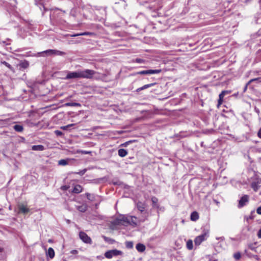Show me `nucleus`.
<instances>
[{"mask_svg":"<svg viewBox=\"0 0 261 261\" xmlns=\"http://www.w3.org/2000/svg\"><path fill=\"white\" fill-rule=\"evenodd\" d=\"M96 72L92 70L86 69L84 70H77L74 72H68L65 80L72 79H91L95 74Z\"/></svg>","mask_w":261,"mask_h":261,"instance_id":"1","label":"nucleus"},{"mask_svg":"<svg viewBox=\"0 0 261 261\" xmlns=\"http://www.w3.org/2000/svg\"><path fill=\"white\" fill-rule=\"evenodd\" d=\"M147 215L146 213H143V215L139 218L135 216H128L129 223L128 225L133 226H136L141 223L144 222L147 219Z\"/></svg>","mask_w":261,"mask_h":261,"instance_id":"2","label":"nucleus"},{"mask_svg":"<svg viewBox=\"0 0 261 261\" xmlns=\"http://www.w3.org/2000/svg\"><path fill=\"white\" fill-rule=\"evenodd\" d=\"M38 54H41L43 56H49L52 55L63 56L65 54L64 52L56 49H47Z\"/></svg>","mask_w":261,"mask_h":261,"instance_id":"3","label":"nucleus"},{"mask_svg":"<svg viewBox=\"0 0 261 261\" xmlns=\"http://www.w3.org/2000/svg\"><path fill=\"white\" fill-rule=\"evenodd\" d=\"M209 237L208 230H205L201 235L196 237L194 240V243L196 245H199L203 241L206 240Z\"/></svg>","mask_w":261,"mask_h":261,"instance_id":"4","label":"nucleus"},{"mask_svg":"<svg viewBox=\"0 0 261 261\" xmlns=\"http://www.w3.org/2000/svg\"><path fill=\"white\" fill-rule=\"evenodd\" d=\"M128 216L121 215L117 218L114 221V223L117 225H127L129 222Z\"/></svg>","mask_w":261,"mask_h":261,"instance_id":"5","label":"nucleus"},{"mask_svg":"<svg viewBox=\"0 0 261 261\" xmlns=\"http://www.w3.org/2000/svg\"><path fill=\"white\" fill-rule=\"evenodd\" d=\"M122 254V252L117 249L110 250L106 251L105 253V256L109 259L112 258L114 256H118Z\"/></svg>","mask_w":261,"mask_h":261,"instance_id":"6","label":"nucleus"},{"mask_svg":"<svg viewBox=\"0 0 261 261\" xmlns=\"http://www.w3.org/2000/svg\"><path fill=\"white\" fill-rule=\"evenodd\" d=\"M80 238L83 242L86 244H91L92 243L91 239L84 232L81 231L79 233Z\"/></svg>","mask_w":261,"mask_h":261,"instance_id":"7","label":"nucleus"},{"mask_svg":"<svg viewBox=\"0 0 261 261\" xmlns=\"http://www.w3.org/2000/svg\"><path fill=\"white\" fill-rule=\"evenodd\" d=\"M249 201V196L247 195L243 196L239 201L238 207L241 208L246 205Z\"/></svg>","mask_w":261,"mask_h":261,"instance_id":"8","label":"nucleus"},{"mask_svg":"<svg viewBox=\"0 0 261 261\" xmlns=\"http://www.w3.org/2000/svg\"><path fill=\"white\" fill-rule=\"evenodd\" d=\"M162 71L161 69H150L146 70H142L137 72L138 74H158Z\"/></svg>","mask_w":261,"mask_h":261,"instance_id":"9","label":"nucleus"},{"mask_svg":"<svg viewBox=\"0 0 261 261\" xmlns=\"http://www.w3.org/2000/svg\"><path fill=\"white\" fill-rule=\"evenodd\" d=\"M261 180L259 179H256L253 181L251 185V188L254 190V191H257L260 186Z\"/></svg>","mask_w":261,"mask_h":261,"instance_id":"10","label":"nucleus"},{"mask_svg":"<svg viewBox=\"0 0 261 261\" xmlns=\"http://www.w3.org/2000/svg\"><path fill=\"white\" fill-rule=\"evenodd\" d=\"M18 206L19 213L25 214L29 212V209L27 207V205H25L24 204H20Z\"/></svg>","mask_w":261,"mask_h":261,"instance_id":"11","label":"nucleus"},{"mask_svg":"<svg viewBox=\"0 0 261 261\" xmlns=\"http://www.w3.org/2000/svg\"><path fill=\"white\" fill-rule=\"evenodd\" d=\"M136 206L138 210L140 211L141 213L144 212L146 207V204L145 203L139 201L137 203Z\"/></svg>","mask_w":261,"mask_h":261,"instance_id":"12","label":"nucleus"},{"mask_svg":"<svg viewBox=\"0 0 261 261\" xmlns=\"http://www.w3.org/2000/svg\"><path fill=\"white\" fill-rule=\"evenodd\" d=\"M87 205L86 204H82L80 205H76V209L81 212L84 213L87 210Z\"/></svg>","mask_w":261,"mask_h":261,"instance_id":"13","label":"nucleus"},{"mask_svg":"<svg viewBox=\"0 0 261 261\" xmlns=\"http://www.w3.org/2000/svg\"><path fill=\"white\" fill-rule=\"evenodd\" d=\"M83 191V188L79 185H75L72 190V192L76 194H79L82 192Z\"/></svg>","mask_w":261,"mask_h":261,"instance_id":"14","label":"nucleus"},{"mask_svg":"<svg viewBox=\"0 0 261 261\" xmlns=\"http://www.w3.org/2000/svg\"><path fill=\"white\" fill-rule=\"evenodd\" d=\"M136 249L140 252H143L145 250V246L143 244L138 243L136 246Z\"/></svg>","mask_w":261,"mask_h":261,"instance_id":"15","label":"nucleus"},{"mask_svg":"<svg viewBox=\"0 0 261 261\" xmlns=\"http://www.w3.org/2000/svg\"><path fill=\"white\" fill-rule=\"evenodd\" d=\"M46 255L49 257L51 259L54 257L55 251L52 248L50 247L48 249V251L46 252Z\"/></svg>","mask_w":261,"mask_h":261,"instance_id":"16","label":"nucleus"},{"mask_svg":"<svg viewBox=\"0 0 261 261\" xmlns=\"http://www.w3.org/2000/svg\"><path fill=\"white\" fill-rule=\"evenodd\" d=\"M190 219L193 221H196L199 219V215L197 212H193L191 213Z\"/></svg>","mask_w":261,"mask_h":261,"instance_id":"17","label":"nucleus"},{"mask_svg":"<svg viewBox=\"0 0 261 261\" xmlns=\"http://www.w3.org/2000/svg\"><path fill=\"white\" fill-rule=\"evenodd\" d=\"M32 149L33 150L42 151L44 149V147L41 145H33L32 147Z\"/></svg>","mask_w":261,"mask_h":261,"instance_id":"18","label":"nucleus"},{"mask_svg":"<svg viewBox=\"0 0 261 261\" xmlns=\"http://www.w3.org/2000/svg\"><path fill=\"white\" fill-rule=\"evenodd\" d=\"M118 155L121 157H124L127 154V151L124 149H119L118 151Z\"/></svg>","mask_w":261,"mask_h":261,"instance_id":"19","label":"nucleus"},{"mask_svg":"<svg viewBox=\"0 0 261 261\" xmlns=\"http://www.w3.org/2000/svg\"><path fill=\"white\" fill-rule=\"evenodd\" d=\"M19 66L20 68L25 69L27 68L29 66V63L28 61H24L23 62H21Z\"/></svg>","mask_w":261,"mask_h":261,"instance_id":"20","label":"nucleus"},{"mask_svg":"<svg viewBox=\"0 0 261 261\" xmlns=\"http://www.w3.org/2000/svg\"><path fill=\"white\" fill-rule=\"evenodd\" d=\"M154 85H155V83H151V84H147V85H144L143 86L139 88L138 90L139 91H140V90H144L145 89H147L148 88H149V87H151L153 86H154Z\"/></svg>","mask_w":261,"mask_h":261,"instance_id":"21","label":"nucleus"},{"mask_svg":"<svg viewBox=\"0 0 261 261\" xmlns=\"http://www.w3.org/2000/svg\"><path fill=\"white\" fill-rule=\"evenodd\" d=\"M13 128L15 131L18 132H21L23 129V126L22 125L18 124L15 125L13 126Z\"/></svg>","mask_w":261,"mask_h":261,"instance_id":"22","label":"nucleus"},{"mask_svg":"<svg viewBox=\"0 0 261 261\" xmlns=\"http://www.w3.org/2000/svg\"><path fill=\"white\" fill-rule=\"evenodd\" d=\"M186 246L189 250H192L193 247V241L191 240H189L187 242Z\"/></svg>","mask_w":261,"mask_h":261,"instance_id":"23","label":"nucleus"},{"mask_svg":"<svg viewBox=\"0 0 261 261\" xmlns=\"http://www.w3.org/2000/svg\"><path fill=\"white\" fill-rule=\"evenodd\" d=\"M225 95L223 93H221L219 95V100H218V106L221 105L222 103L223 98L224 97Z\"/></svg>","mask_w":261,"mask_h":261,"instance_id":"24","label":"nucleus"},{"mask_svg":"<svg viewBox=\"0 0 261 261\" xmlns=\"http://www.w3.org/2000/svg\"><path fill=\"white\" fill-rule=\"evenodd\" d=\"M65 106L68 107H77L81 106L80 103L77 102H68L65 104Z\"/></svg>","mask_w":261,"mask_h":261,"instance_id":"25","label":"nucleus"},{"mask_svg":"<svg viewBox=\"0 0 261 261\" xmlns=\"http://www.w3.org/2000/svg\"><path fill=\"white\" fill-rule=\"evenodd\" d=\"M103 238L106 242L111 244H113L115 242L114 240L105 236H103Z\"/></svg>","mask_w":261,"mask_h":261,"instance_id":"26","label":"nucleus"},{"mask_svg":"<svg viewBox=\"0 0 261 261\" xmlns=\"http://www.w3.org/2000/svg\"><path fill=\"white\" fill-rule=\"evenodd\" d=\"M58 164L61 166H65L68 164V160L62 159L59 160L58 162Z\"/></svg>","mask_w":261,"mask_h":261,"instance_id":"27","label":"nucleus"},{"mask_svg":"<svg viewBox=\"0 0 261 261\" xmlns=\"http://www.w3.org/2000/svg\"><path fill=\"white\" fill-rule=\"evenodd\" d=\"M1 63L4 64V65H5L7 67H8V68H9L12 71H13V68L11 66V65L8 63V62H6V61H3V62H1Z\"/></svg>","mask_w":261,"mask_h":261,"instance_id":"28","label":"nucleus"},{"mask_svg":"<svg viewBox=\"0 0 261 261\" xmlns=\"http://www.w3.org/2000/svg\"><path fill=\"white\" fill-rule=\"evenodd\" d=\"M87 198L90 201H92L94 200V196L93 194H91L90 193L86 194Z\"/></svg>","mask_w":261,"mask_h":261,"instance_id":"29","label":"nucleus"},{"mask_svg":"<svg viewBox=\"0 0 261 261\" xmlns=\"http://www.w3.org/2000/svg\"><path fill=\"white\" fill-rule=\"evenodd\" d=\"M241 253L239 252H236L233 254V257L236 260H239L241 258Z\"/></svg>","mask_w":261,"mask_h":261,"instance_id":"30","label":"nucleus"},{"mask_svg":"<svg viewBox=\"0 0 261 261\" xmlns=\"http://www.w3.org/2000/svg\"><path fill=\"white\" fill-rule=\"evenodd\" d=\"M77 152L81 153L84 154H90L91 153V152L90 151H86V150H77Z\"/></svg>","mask_w":261,"mask_h":261,"instance_id":"31","label":"nucleus"},{"mask_svg":"<svg viewBox=\"0 0 261 261\" xmlns=\"http://www.w3.org/2000/svg\"><path fill=\"white\" fill-rule=\"evenodd\" d=\"M259 79H260V78L252 79L248 82V84H250L252 82H253L254 81H258Z\"/></svg>","mask_w":261,"mask_h":261,"instance_id":"32","label":"nucleus"},{"mask_svg":"<svg viewBox=\"0 0 261 261\" xmlns=\"http://www.w3.org/2000/svg\"><path fill=\"white\" fill-rule=\"evenodd\" d=\"M86 171H87V170L86 169H85L83 170L79 171V172L77 173V174H79L80 175H83L85 173Z\"/></svg>","mask_w":261,"mask_h":261,"instance_id":"33","label":"nucleus"},{"mask_svg":"<svg viewBox=\"0 0 261 261\" xmlns=\"http://www.w3.org/2000/svg\"><path fill=\"white\" fill-rule=\"evenodd\" d=\"M249 248L254 251H256V247L254 246V245L253 244H250L249 246Z\"/></svg>","mask_w":261,"mask_h":261,"instance_id":"34","label":"nucleus"},{"mask_svg":"<svg viewBox=\"0 0 261 261\" xmlns=\"http://www.w3.org/2000/svg\"><path fill=\"white\" fill-rule=\"evenodd\" d=\"M216 239L217 240H219L220 241L219 243L221 242H223L225 240V238L224 237H217L216 238Z\"/></svg>","mask_w":261,"mask_h":261,"instance_id":"35","label":"nucleus"},{"mask_svg":"<svg viewBox=\"0 0 261 261\" xmlns=\"http://www.w3.org/2000/svg\"><path fill=\"white\" fill-rule=\"evenodd\" d=\"M126 246L127 248H132L133 246V243L130 242H127L126 244Z\"/></svg>","mask_w":261,"mask_h":261,"instance_id":"36","label":"nucleus"},{"mask_svg":"<svg viewBox=\"0 0 261 261\" xmlns=\"http://www.w3.org/2000/svg\"><path fill=\"white\" fill-rule=\"evenodd\" d=\"M91 34H92V33H90V32H84V33H80V35H81V36L90 35Z\"/></svg>","mask_w":261,"mask_h":261,"instance_id":"37","label":"nucleus"},{"mask_svg":"<svg viewBox=\"0 0 261 261\" xmlns=\"http://www.w3.org/2000/svg\"><path fill=\"white\" fill-rule=\"evenodd\" d=\"M136 62L138 63H142L143 62V60L141 59L137 58L135 60Z\"/></svg>","mask_w":261,"mask_h":261,"instance_id":"38","label":"nucleus"},{"mask_svg":"<svg viewBox=\"0 0 261 261\" xmlns=\"http://www.w3.org/2000/svg\"><path fill=\"white\" fill-rule=\"evenodd\" d=\"M55 134L57 135V136H61L62 135L63 133L60 131V130H56L55 132Z\"/></svg>","mask_w":261,"mask_h":261,"instance_id":"39","label":"nucleus"},{"mask_svg":"<svg viewBox=\"0 0 261 261\" xmlns=\"http://www.w3.org/2000/svg\"><path fill=\"white\" fill-rule=\"evenodd\" d=\"M223 93L225 95L226 94H229L230 93L231 91L228 90H224L221 92Z\"/></svg>","mask_w":261,"mask_h":261,"instance_id":"40","label":"nucleus"},{"mask_svg":"<svg viewBox=\"0 0 261 261\" xmlns=\"http://www.w3.org/2000/svg\"><path fill=\"white\" fill-rule=\"evenodd\" d=\"M256 212L258 214L261 215V206L257 208Z\"/></svg>","mask_w":261,"mask_h":261,"instance_id":"41","label":"nucleus"},{"mask_svg":"<svg viewBox=\"0 0 261 261\" xmlns=\"http://www.w3.org/2000/svg\"><path fill=\"white\" fill-rule=\"evenodd\" d=\"M151 200H152V202L154 203L157 202V201H158V199L154 197H152Z\"/></svg>","mask_w":261,"mask_h":261,"instance_id":"42","label":"nucleus"},{"mask_svg":"<svg viewBox=\"0 0 261 261\" xmlns=\"http://www.w3.org/2000/svg\"><path fill=\"white\" fill-rule=\"evenodd\" d=\"M70 252H71V254H77L78 253V251L76 250H72Z\"/></svg>","mask_w":261,"mask_h":261,"instance_id":"43","label":"nucleus"},{"mask_svg":"<svg viewBox=\"0 0 261 261\" xmlns=\"http://www.w3.org/2000/svg\"><path fill=\"white\" fill-rule=\"evenodd\" d=\"M249 84H248V83L246 84L245 86L244 87V89H243V92H245L247 90V87H248V86L249 85Z\"/></svg>","mask_w":261,"mask_h":261,"instance_id":"44","label":"nucleus"},{"mask_svg":"<svg viewBox=\"0 0 261 261\" xmlns=\"http://www.w3.org/2000/svg\"><path fill=\"white\" fill-rule=\"evenodd\" d=\"M68 128H69L68 125L61 127V128L63 130H66Z\"/></svg>","mask_w":261,"mask_h":261,"instance_id":"45","label":"nucleus"},{"mask_svg":"<svg viewBox=\"0 0 261 261\" xmlns=\"http://www.w3.org/2000/svg\"><path fill=\"white\" fill-rule=\"evenodd\" d=\"M258 137L261 139V128L259 129L257 133Z\"/></svg>","mask_w":261,"mask_h":261,"instance_id":"46","label":"nucleus"},{"mask_svg":"<svg viewBox=\"0 0 261 261\" xmlns=\"http://www.w3.org/2000/svg\"><path fill=\"white\" fill-rule=\"evenodd\" d=\"M257 236L259 238L261 239V228L258 231Z\"/></svg>","mask_w":261,"mask_h":261,"instance_id":"47","label":"nucleus"},{"mask_svg":"<svg viewBox=\"0 0 261 261\" xmlns=\"http://www.w3.org/2000/svg\"><path fill=\"white\" fill-rule=\"evenodd\" d=\"M208 257L210 261H218V260L216 259H213L210 255H208Z\"/></svg>","mask_w":261,"mask_h":261,"instance_id":"48","label":"nucleus"},{"mask_svg":"<svg viewBox=\"0 0 261 261\" xmlns=\"http://www.w3.org/2000/svg\"><path fill=\"white\" fill-rule=\"evenodd\" d=\"M79 36H81V35H80V34H74L71 35V37H76Z\"/></svg>","mask_w":261,"mask_h":261,"instance_id":"49","label":"nucleus"},{"mask_svg":"<svg viewBox=\"0 0 261 261\" xmlns=\"http://www.w3.org/2000/svg\"><path fill=\"white\" fill-rule=\"evenodd\" d=\"M74 125V124H68V127H71V126H73Z\"/></svg>","mask_w":261,"mask_h":261,"instance_id":"50","label":"nucleus"},{"mask_svg":"<svg viewBox=\"0 0 261 261\" xmlns=\"http://www.w3.org/2000/svg\"><path fill=\"white\" fill-rule=\"evenodd\" d=\"M67 222L69 223L70 222V221L69 220H67Z\"/></svg>","mask_w":261,"mask_h":261,"instance_id":"51","label":"nucleus"}]
</instances>
